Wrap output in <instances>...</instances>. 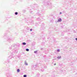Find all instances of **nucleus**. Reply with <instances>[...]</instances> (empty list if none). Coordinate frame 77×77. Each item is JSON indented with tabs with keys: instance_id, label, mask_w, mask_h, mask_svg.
I'll use <instances>...</instances> for the list:
<instances>
[{
	"instance_id": "f257e3e1",
	"label": "nucleus",
	"mask_w": 77,
	"mask_h": 77,
	"mask_svg": "<svg viewBox=\"0 0 77 77\" xmlns=\"http://www.w3.org/2000/svg\"><path fill=\"white\" fill-rule=\"evenodd\" d=\"M2 38H6V41L9 42H10L11 41H12V38H11L10 37H7L6 33H5L4 35L2 36Z\"/></svg>"
},
{
	"instance_id": "f03ea898",
	"label": "nucleus",
	"mask_w": 77,
	"mask_h": 77,
	"mask_svg": "<svg viewBox=\"0 0 77 77\" xmlns=\"http://www.w3.org/2000/svg\"><path fill=\"white\" fill-rule=\"evenodd\" d=\"M43 3L45 4V5L47 6H49V9H52L53 8V5L51 2H43Z\"/></svg>"
},
{
	"instance_id": "7ed1b4c3",
	"label": "nucleus",
	"mask_w": 77,
	"mask_h": 77,
	"mask_svg": "<svg viewBox=\"0 0 77 77\" xmlns=\"http://www.w3.org/2000/svg\"><path fill=\"white\" fill-rule=\"evenodd\" d=\"M16 46H17V45L15 44H14L11 46L9 47V49L10 50H12V48H14Z\"/></svg>"
},
{
	"instance_id": "20e7f679",
	"label": "nucleus",
	"mask_w": 77,
	"mask_h": 77,
	"mask_svg": "<svg viewBox=\"0 0 77 77\" xmlns=\"http://www.w3.org/2000/svg\"><path fill=\"white\" fill-rule=\"evenodd\" d=\"M26 22L27 23H30L31 24H33V21L32 20L29 19L28 20H27L26 21Z\"/></svg>"
},
{
	"instance_id": "39448f33",
	"label": "nucleus",
	"mask_w": 77,
	"mask_h": 77,
	"mask_svg": "<svg viewBox=\"0 0 77 77\" xmlns=\"http://www.w3.org/2000/svg\"><path fill=\"white\" fill-rule=\"evenodd\" d=\"M36 8H38V5H37V4H34L32 6V9H36Z\"/></svg>"
},
{
	"instance_id": "423d86ee",
	"label": "nucleus",
	"mask_w": 77,
	"mask_h": 77,
	"mask_svg": "<svg viewBox=\"0 0 77 77\" xmlns=\"http://www.w3.org/2000/svg\"><path fill=\"white\" fill-rule=\"evenodd\" d=\"M37 21H44V19L43 17H39L37 19Z\"/></svg>"
},
{
	"instance_id": "0eeeda50",
	"label": "nucleus",
	"mask_w": 77,
	"mask_h": 77,
	"mask_svg": "<svg viewBox=\"0 0 77 77\" xmlns=\"http://www.w3.org/2000/svg\"><path fill=\"white\" fill-rule=\"evenodd\" d=\"M41 13L42 14H44L45 13V10L44 8H41Z\"/></svg>"
},
{
	"instance_id": "6e6552de",
	"label": "nucleus",
	"mask_w": 77,
	"mask_h": 77,
	"mask_svg": "<svg viewBox=\"0 0 77 77\" xmlns=\"http://www.w3.org/2000/svg\"><path fill=\"white\" fill-rule=\"evenodd\" d=\"M45 29V28L44 27V23H42V24L41 27H40V29L41 30H44Z\"/></svg>"
},
{
	"instance_id": "1a4fd4ad",
	"label": "nucleus",
	"mask_w": 77,
	"mask_h": 77,
	"mask_svg": "<svg viewBox=\"0 0 77 77\" xmlns=\"http://www.w3.org/2000/svg\"><path fill=\"white\" fill-rule=\"evenodd\" d=\"M12 51H13V52L14 53H18V50L17 49L15 48V49H13L12 50Z\"/></svg>"
},
{
	"instance_id": "9d476101",
	"label": "nucleus",
	"mask_w": 77,
	"mask_h": 77,
	"mask_svg": "<svg viewBox=\"0 0 77 77\" xmlns=\"http://www.w3.org/2000/svg\"><path fill=\"white\" fill-rule=\"evenodd\" d=\"M13 56V52H12V53L11 54V55H10V56L8 57V59H12V57H13L12 56Z\"/></svg>"
},
{
	"instance_id": "9b49d317",
	"label": "nucleus",
	"mask_w": 77,
	"mask_h": 77,
	"mask_svg": "<svg viewBox=\"0 0 77 77\" xmlns=\"http://www.w3.org/2000/svg\"><path fill=\"white\" fill-rule=\"evenodd\" d=\"M32 68H37L38 67V65L36 64L35 65H32Z\"/></svg>"
},
{
	"instance_id": "f8f14e48",
	"label": "nucleus",
	"mask_w": 77,
	"mask_h": 77,
	"mask_svg": "<svg viewBox=\"0 0 77 77\" xmlns=\"http://www.w3.org/2000/svg\"><path fill=\"white\" fill-rule=\"evenodd\" d=\"M62 21V19L61 18H59L58 20L57 21V23H59V22H61Z\"/></svg>"
},
{
	"instance_id": "ddd939ff",
	"label": "nucleus",
	"mask_w": 77,
	"mask_h": 77,
	"mask_svg": "<svg viewBox=\"0 0 77 77\" xmlns=\"http://www.w3.org/2000/svg\"><path fill=\"white\" fill-rule=\"evenodd\" d=\"M37 11L38 12L37 13V15H39V16L41 15V13L39 12V10H37Z\"/></svg>"
},
{
	"instance_id": "4468645a",
	"label": "nucleus",
	"mask_w": 77,
	"mask_h": 77,
	"mask_svg": "<svg viewBox=\"0 0 77 77\" xmlns=\"http://www.w3.org/2000/svg\"><path fill=\"white\" fill-rule=\"evenodd\" d=\"M42 68H47V66H45V65L44 64L43 66V65H42L41 66Z\"/></svg>"
},
{
	"instance_id": "2eb2a0df",
	"label": "nucleus",
	"mask_w": 77,
	"mask_h": 77,
	"mask_svg": "<svg viewBox=\"0 0 77 77\" xmlns=\"http://www.w3.org/2000/svg\"><path fill=\"white\" fill-rule=\"evenodd\" d=\"M39 35L41 37V38H42V36H43V33H40L39 34Z\"/></svg>"
},
{
	"instance_id": "dca6fc26",
	"label": "nucleus",
	"mask_w": 77,
	"mask_h": 77,
	"mask_svg": "<svg viewBox=\"0 0 77 77\" xmlns=\"http://www.w3.org/2000/svg\"><path fill=\"white\" fill-rule=\"evenodd\" d=\"M26 29L27 30V32H29V30H30V29L29 27H26Z\"/></svg>"
},
{
	"instance_id": "f3484780",
	"label": "nucleus",
	"mask_w": 77,
	"mask_h": 77,
	"mask_svg": "<svg viewBox=\"0 0 77 77\" xmlns=\"http://www.w3.org/2000/svg\"><path fill=\"white\" fill-rule=\"evenodd\" d=\"M24 64L25 65H28V64L27 63L26 61H25Z\"/></svg>"
},
{
	"instance_id": "a211bd4d",
	"label": "nucleus",
	"mask_w": 77,
	"mask_h": 77,
	"mask_svg": "<svg viewBox=\"0 0 77 77\" xmlns=\"http://www.w3.org/2000/svg\"><path fill=\"white\" fill-rule=\"evenodd\" d=\"M22 45H26V43L23 42L22 43Z\"/></svg>"
},
{
	"instance_id": "6ab92c4d",
	"label": "nucleus",
	"mask_w": 77,
	"mask_h": 77,
	"mask_svg": "<svg viewBox=\"0 0 77 77\" xmlns=\"http://www.w3.org/2000/svg\"><path fill=\"white\" fill-rule=\"evenodd\" d=\"M50 23H53L54 22V20H51L50 21Z\"/></svg>"
},
{
	"instance_id": "aec40b11",
	"label": "nucleus",
	"mask_w": 77,
	"mask_h": 77,
	"mask_svg": "<svg viewBox=\"0 0 77 77\" xmlns=\"http://www.w3.org/2000/svg\"><path fill=\"white\" fill-rule=\"evenodd\" d=\"M35 26H39V24L37 23H35Z\"/></svg>"
},
{
	"instance_id": "412c9836",
	"label": "nucleus",
	"mask_w": 77,
	"mask_h": 77,
	"mask_svg": "<svg viewBox=\"0 0 77 77\" xmlns=\"http://www.w3.org/2000/svg\"><path fill=\"white\" fill-rule=\"evenodd\" d=\"M20 71V69H17V72H19Z\"/></svg>"
},
{
	"instance_id": "4be33fe9",
	"label": "nucleus",
	"mask_w": 77,
	"mask_h": 77,
	"mask_svg": "<svg viewBox=\"0 0 77 77\" xmlns=\"http://www.w3.org/2000/svg\"><path fill=\"white\" fill-rule=\"evenodd\" d=\"M29 12L31 13V14H32V12H33V11H31V9H30Z\"/></svg>"
},
{
	"instance_id": "5701e85b",
	"label": "nucleus",
	"mask_w": 77,
	"mask_h": 77,
	"mask_svg": "<svg viewBox=\"0 0 77 77\" xmlns=\"http://www.w3.org/2000/svg\"><path fill=\"white\" fill-rule=\"evenodd\" d=\"M14 14H15V15H17V14H18L17 12H15L14 13Z\"/></svg>"
},
{
	"instance_id": "b1692460",
	"label": "nucleus",
	"mask_w": 77,
	"mask_h": 77,
	"mask_svg": "<svg viewBox=\"0 0 77 77\" xmlns=\"http://www.w3.org/2000/svg\"><path fill=\"white\" fill-rule=\"evenodd\" d=\"M57 59H60V58H61V56H58L57 57Z\"/></svg>"
},
{
	"instance_id": "393cba45",
	"label": "nucleus",
	"mask_w": 77,
	"mask_h": 77,
	"mask_svg": "<svg viewBox=\"0 0 77 77\" xmlns=\"http://www.w3.org/2000/svg\"><path fill=\"white\" fill-rule=\"evenodd\" d=\"M26 51H29V49L27 48L26 49Z\"/></svg>"
},
{
	"instance_id": "a878e982",
	"label": "nucleus",
	"mask_w": 77,
	"mask_h": 77,
	"mask_svg": "<svg viewBox=\"0 0 77 77\" xmlns=\"http://www.w3.org/2000/svg\"><path fill=\"white\" fill-rule=\"evenodd\" d=\"M40 75V74L38 73L37 74V77H38Z\"/></svg>"
},
{
	"instance_id": "bb28decb",
	"label": "nucleus",
	"mask_w": 77,
	"mask_h": 77,
	"mask_svg": "<svg viewBox=\"0 0 77 77\" xmlns=\"http://www.w3.org/2000/svg\"><path fill=\"white\" fill-rule=\"evenodd\" d=\"M37 52H38V51H34V53L36 54L37 53Z\"/></svg>"
},
{
	"instance_id": "cd10ccee",
	"label": "nucleus",
	"mask_w": 77,
	"mask_h": 77,
	"mask_svg": "<svg viewBox=\"0 0 77 77\" xmlns=\"http://www.w3.org/2000/svg\"><path fill=\"white\" fill-rule=\"evenodd\" d=\"M44 44H45V42H42V45H44Z\"/></svg>"
},
{
	"instance_id": "c85d7f7f",
	"label": "nucleus",
	"mask_w": 77,
	"mask_h": 77,
	"mask_svg": "<svg viewBox=\"0 0 77 77\" xmlns=\"http://www.w3.org/2000/svg\"><path fill=\"white\" fill-rule=\"evenodd\" d=\"M44 71V70L43 69H41V71L43 72Z\"/></svg>"
},
{
	"instance_id": "c756f323",
	"label": "nucleus",
	"mask_w": 77,
	"mask_h": 77,
	"mask_svg": "<svg viewBox=\"0 0 77 77\" xmlns=\"http://www.w3.org/2000/svg\"><path fill=\"white\" fill-rule=\"evenodd\" d=\"M23 77H27V75H24Z\"/></svg>"
},
{
	"instance_id": "7c9ffc66",
	"label": "nucleus",
	"mask_w": 77,
	"mask_h": 77,
	"mask_svg": "<svg viewBox=\"0 0 77 77\" xmlns=\"http://www.w3.org/2000/svg\"><path fill=\"white\" fill-rule=\"evenodd\" d=\"M57 52H60V49H58L57 50Z\"/></svg>"
},
{
	"instance_id": "2f4dec72",
	"label": "nucleus",
	"mask_w": 77,
	"mask_h": 77,
	"mask_svg": "<svg viewBox=\"0 0 77 77\" xmlns=\"http://www.w3.org/2000/svg\"><path fill=\"white\" fill-rule=\"evenodd\" d=\"M42 61H40V62H39V63L41 64L42 63Z\"/></svg>"
},
{
	"instance_id": "473e14b6",
	"label": "nucleus",
	"mask_w": 77,
	"mask_h": 77,
	"mask_svg": "<svg viewBox=\"0 0 77 77\" xmlns=\"http://www.w3.org/2000/svg\"><path fill=\"white\" fill-rule=\"evenodd\" d=\"M17 57H18V58H19V59H20V56H17Z\"/></svg>"
},
{
	"instance_id": "72a5a7b5",
	"label": "nucleus",
	"mask_w": 77,
	"mask_h": 77,
	"mask_svg": "<svg viewBox=\"0 0 77 77\" xmlns=\"http://www.w3.org/2000/svg\"><path fill=\"white\" fill-rule=\"evenodd\" d=\"M32 29H29V30H30V31H31V32H32Z\"/></svg>"
},
{
	"instance_id": "f704fd0d",
	"label": "nucleus",
	"mask_w": 77,
	"mask_h": 77,
	"mask_svg": "<svg viewBox=\"0 0 77 77\" xmlns=\"http://www.w3.org/2000/svg\"><path fill=\"white\" fill-rule=\"evenodd\" d=\"M55 75H53L52 76V77H55Z\"/></svg>"
},
{
	"instance_id": "c9c22d12",
	"label": "nucleus",
	"mask_w": 77,
	"mask_h": 77,
	"mask_svg": "<svg viewBox=\"0 0 77 77\" xmlns=\"http://www.w3.org/2000/svg\"><path fill=\"white\" fill-rule=\"evenodd\" d=\"M55 22H56V23H57V21L56 20V21H55Z\"/></svg>"
},
{
	"instance_id": "e433bc0d",
	"label": "nucleus",
	"mask_w": 77,
	"mask_h": 77,
	"mask_svg": "<svg viewBox=\"0 0 77 77\" xmlns=\"http://www.w3.org/2000/svg\"><path fill=\"white\" fill-rule=\"evenodd\" d=\"M8 62V63H9V60H8V61H7Z\"/></svg>"
},
{
	"instance_id": "4c0bfd02",
	"label": "nucleus",
	"mask_w": 77,
	"mask_h": 77,
	"mask_svg": "<svg viewBox=\"0 0 77 77\" xmlns=\"http://www.w3.org/2000/svg\"><path fill=\"white\" fill-rule=\"evenodd\" d=\"M60 15H61V14H62V12H60Z\"/></svg>"
},
{
	"instance_id": "58836bf2",
	"label": "nucleus",
	"mask_w": 77,
	"mask_h": 77,
	"mask_svg": "<svg viewBox=\"0 0 77 77\" xmlns=\"http://www.w3.org/2000/svg\"><path fill=\"white\" fill-rule=\"evenodd\" d=\"M75 40H76V41H77V38H75Z\"/></svg>"
},
{
	"instance_id": "ea45409f",
	"label": "nucleus",
	"mask_w": 77,
	"mask_h": 77,
	"mask_svg": "<svg viewBox=\"0 0 77 77\" xmlns=\"http://www.w3.org/2000/svg\"><path fill=\"white\" fill-rule=\"evenodd\" d=\"M53 18H54V19H55V17L54 16Z\"/></svg>"
},
{
	"instance_id": "a19ab883",
	"label": "nucleus",
	"mask_w": 77,
	"mask_h": 77,
	"mask_svg": "<svg viewBox=\"0 0 77 77\" xmlns=\"http://www.w3.org/2000/svg\"><path fill=\"white\" fill-rule=\"evenodd\" d=\"M56 65V63H55V64H54V65Z\"/></svg>"
},
{
	"instance_id": "79ce46f5",
	"label": "nucleus",
	"mask_w": 77,
	"mask_h": 77,
	"mask_svg": "<svg viewBox=\"0 0 77 77\" xmlns=\"http://www.w3.org/2000/svg\"><path fill=\"white\" fill-rule=\"evenodd\" d=\"M38 23H39V24H41V22H39Z\"/></svg>"
},
{
	"instance_id": "37998d69",
	"label": "nucleus",
	"mask_w": 77,
	"mask_h": 77,
	"mask_svg": "<svg viewBox=\"0 0 77 77\" xmlns=\"http://www.w3.org/2000/svg\"><path fill=\"white\" fill-rule=\"evenodd\" d=\"M45 39V38H43L44 40V39Z\"/></svg>"
},
{
	"instance_id": "c03bdc74",
	"label": "nucleus",
	"mask_w": 77,
	"mask_h": 77,
	"mask_svg": "<svg viewBox=\"0 0 77 77\" xmlns=\"http://www.w3.org/2000/svg\"><path fill=\"white\" fill-rule=\"evenodd\" d=\"M33 17H31V18H33Z\"/></svg>"
},
{
	"instance_id": "a18cd8bd",
	"label": "nucleus",
	"mask_w": 77,
	"mask_h": 77,
	"mask_svg": "<svg viewBox=\"0 0 77 77\" xmlns=\"http://www.w3.org/2000/svg\"><path fill=\"white\" fill-rule=\"evenodd\" d=\"M7 61H6V62H5V63H7Z\"/></svg>"
},
{
	"instance_id": "49530a36",
	"label": "nucleus",
	"mask_w": 77,
	"mask_h": 77,
	"mask_svg": "<svg viewBox=\"0 0 77 77\" xmlns=\"http://www.w3.org/2000/svg\"><path fill=\"white\" fill-rule=\"evenodd\" d=\"M65 48H66V47H65Z\"/></svg>"
},
{
	"instance_id": "de8ad7c7",
	"label": "nucleus",
	"mask_w": 77,
	"mask_h": 77,
	"mask_svg": "<svg viewBox=\"0 0 77 77\" xmlns=\"http://www.w3.org/2000/svg\"><path fill=\"white\" fill-rule=\"evenodd\" d=\"M76 60H77V58H76Z\"/></svg>"
},
{
	"instance_id": "09e8293b",
	"label": "nucleus",
	"mask_w": 77,
	"mask_h": 77,
	"mask_svg": "<svg viewBox=\"0 0 77 77\" xmlns=\"http://www.w3.org/2000/svg\"><path fill=\"white\" fill-rule=\"evenodd\" d=\"M48 39H49V38H48Z\"/></svg>"
},
{
	"instance_id": "8fccbe9b",
	"label": "nucleus",
	"mask_w": 77,
	"mask_h": 77,
	"mask_svg": "<svg viewBox=\"0 0 77 77\" xmlns=\"http://www.w3.org/2000/svg\"><path fill=\"white\" fill-rule=\"evenodd\" d=\"M49 35H50V33H49Z\"/></svg>"
},
{
	"instance_id": "3c124183",
	"label": "nucleus",
	"mask_w": 77,
	"mask_h": 77,
	"mask_svg": "<svg viewBox=\"0 0 77 77\" xmlns=\"http://www.w3.org/2000/svg\"><path fill=\"white\" fill-rule=\"evenodd\" d=\"M23 53H24V52H23Z\"/></svg>"
}]
</instances>
